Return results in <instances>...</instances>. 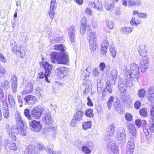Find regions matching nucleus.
I'll return each mask as SVG.
<instances>
[{"instance_id": "obj_1", "label": "nucleus", "mask_w": 154, "mask_h": 154, "mask_svg": "<svg viewBox=\"0 0 154 154\" xmlns=\"http://www.w3.org/2000/svg\"><path fill=\"white\" fill-rule=\"evenodd\" d=\"M125 67V79L119 82L118 84L120 91L124 94L126 92V87H129L133 85L132 78L138 79L139 76V69L137 64L133 63L130 66H126Z\"/></svg>"}, {"instance_id": "obj_2", "label": "nucleus", "mask_w": 154, "mask_h": 154, "mask_svg": "<svg viewBox=\"0 0 154 154\" xmlns=\"http://www.w3.org/2000/svg\"><path fill=\"white\" fill-rule=\"evenodd\" d=\"M54 50H60V52L57 53L53 51L51 53V62L55 63L57 61L58 64H65L68 61V57L67 54L64 52V46L62 44L54 45L53 47Z\"/></svg>"}, {"instance_id": "obj_3", "label": "nucleus", "mask_w": 154, "mask_h": 154, "mask_svg": "<svg viewBox=\"0 0 154 154\" xmlns=\"http://www.w3.org/2000/svg\"><path fill=\"white\" fill-rule=\"evenodd\" d=\"M6 128L8 134L13 141H16L17 139L16 136L13 134L14 133L22 135H26V132H24L19 130L18 129L14 128L9 125H6Z\"/></svg>"}, {"instance_id": "obj_4", "label": "nucleus", "mask_w": 154, "mask_h": 154, "mask_svg": "<svg viewBox=\"0 0 154 154\" xmlns=\"http://www.w3.org/2000/svg\"><path fill=\"white\" fill-rule=\"evenodd\" d=\"M15 117L16 125H13L11 127L18 129L24 132H26V127L24 125L23 122L20 116V113L17 112L15 115Z\"/></svg>"}, {"instance_id": "obj_5", "label": "nucleus", "mask_w": 154, "mask_h": 154, "mask_svg": "<svg viewBox=\"0 0 154 154\" xmlns=\"http://www.w3.org/2000/svg\"><path fill=\"white\" fill-rule=\"evenodd\" d=\"M29 123L31 130L34 131L38 132L41 130L42 125L40 122L33 120L31 121H29Z\"/></svg>"}, {"instance_id": "obj_6", "label": "nucleus", "mask_w": 154, "mask_h": 154, "mask_svg": "<svg viewBox=\"0 0 154 154\" xmlns=\"http://www.w3.org/2000/svg\"><path fill=\"white\" fill-rule=\"evenodd\" d=\"M55 72L59 78H62L67 75L69 72V69L66 67H60L56 69Z\"/></svg>"}, {"instance_id": "obj_7", "label": "nucleus", "mask_w": 154, "mask_h": 154, "mask_svg": "<svg viewBox=\"0 0 154 154\" xmlns=\"http://www.w3.org/2000/svg\"><path fill=\"white\" fill-rule=\"evenodd\" d=\"M116 137L118 138V140L120 142H124L125 140L126 133L124 129L122 128L118 129L117 131Z\"/></svg>"}, {"instance_id": "obj_8", "label": "nucleus", "mask_w": 154, "mask_h": 154, "mask_svg": "<svg viewBox=\"0 0 154 154\" xmlns=\"http://www.w3.org/2000/svg\"><path fill=\"white\" fill-rule=\"evenodd\" d=\"M4 145L6 148H8L11 150L15 151L17 149L18 146L15 143L8 140H5Z\"/></svg>"}, {"instance_id": "obj_9", "label": "nucleus", "mask_w": 154, "mask_h": 154, "mask_svg": "<svg viewBox=\"0 0 154 154\" xmlns=\"http://www.w3.org/2000/svg\"><path fill=\"white\" fill-rule=\"evenodd\" d=\"M36 100V98L35 96L31 95H26L24 98V100L26 103L31 105L34 104Z\"/></svg>"}, {"instance_id": "obj_10", "label": "nucleus", "mask_w": 154, "mask_h": 154, "mask_svg": "<svg viewBox=\"0 0 154 154\" xmlns=\"http://www.w3.org/2000/svg\"><path fill=\"white\" fill-rule=\"evenodd\" d=\"M148 58L147 57L142 58L140 63V66L143 71H145L147 68Z\"/></svg>"}, {"instance_id": "obj_11", "label": "nucleus", "mask_w": 154, "mask_h": 154, "mask_svg": "<svg viewBox=\"0 0 154 154\" xmlns=\"http://www.w3.org/2000/svg\"><path fill=\"white\" fill-rule=\"evenodd\" d=\"M68 34L70 38V42L72 45H73L75 42V26H71L68 29Z\"/></svg>"}, {"instance_id": "obj_12", "label": "nucleus", "mask_w": 154, "mask_h": 154, "mask_svg": "<svg viewBox=\"0 0 154 154\" xmlns=\"http://www.w3.org/2000/svg\"><path fill=\"white\" fill-rule=\"evenodd\" d=\"M31 113L32 117L36 119H39L42 114L41 110L37 107L34 108L32 110Z\"/></svg>"}, {"instance_id": "obj_13", "label": "nucleus", "mask_w": 154, "mask_h": 154, "mask_svg": "<svg viewBox=\"0 0 154 154\" xmlns=\"http://www.w3.org/2000/svg\"><path fill=\"white\" fill-rule=\"evenodd\" d=\"M40 65L45 69V73L47 74L49 73V75H50L51 71L52 69V65L50 64L47 62H41L40 63Z\"/></svg>"}, {"instance_id": "obj_14", "label": "nucleus", "mask_w": 154, "mask_h": 154, "mask_svg": "<svg viewBox=\"0 0 154 154\" xmlns=\"http://www.w3.org/2000/svg\"><path fill=\"white\" fill-rule=\"evenodd\" d=\"M93 143L91 142H88L86 143V145L83 146L82 147V149L85 154H89L91 152V151L89 148L92 147Z\"/></svg>"}, {"instance_id": "obj_15", "label": "nucleus", "mask_w": 154, "mask_h": 154, "mask_svg": "<svg viewBox=\"0 0 154 154\" xmlns=\"http://www.w3.org/2000/svg\"><path fill=\"white\" fill-rule=\"evenodd\" d=\"M108 45V41L106 40L103 41L101 44V54L102 55H106V53L107 51V46Z\"/></svg>"}, {"instance_id": "obj_16", "label": "nucleus", "mask_w": 154, "mask_h": 154, "mask_svg": "<svg viewBox=\"0 0 154 154\" xmlns=\"http://www.w3.org/2000/svg\"><path fill=\"white\" fill-rule=\"evenodd\" d=\"M122 100L129 106H132V104L131 103L132 100L131 97L129 95L122 96Z\"/></svg>"}, {"instance_id": "obj_17", "label": "nucleus", "mask_w": 154, "mask_h": 154, "mask_svg": "<svg viewBox=\"0 0 154 154\" xmlns=\"http://www.w3.org/2000/svg\"><path fill=\"white\" fill-rule=\"evenodd\" d=\"M11 47L13 52L16 54L21 48V46L17 45L16 42L14 40L11 41Z\"/></svg>"}, {"instance_id": "obj_18", "label": "nucleus", "mask_w": 154, "mask_h": 154, "mask_svg": "<svg viewBox=\"0 0 154 154\" xmlns=\"http://www.w3.org/2000/svg\"><path fill=\"white\" fill-rule=\"evenodd\" d=\"M115 129V125L113 124H111L107 127L106 130V132L109 136H111L114 134Z\"/></svg>"}, {"instance_id": "obj_19", "label": "nucleus", "mask_w": 154, "mask_h": 154, "mask_svg": "<svg viewBox=\"0 0 154 154\" xmlns=\"http://www.w3.org/2000/svg\"><path fill=\"white\" fill-rule=\"evenodd\" d=\"M36 148L32 146H29L26 149L24 154H36L37 152Z\"/></svg>"}, {"instance_id": "obj_20", "label": "nucleus", "mask_w": 154, "mask_h": 154, "mask_svg": "<svg viewBox=\"0 0 154 154\" xmlns=\"http://www.w3.org/2000/svg\"><path fill=\"white\" fill-rule=\"evenodd\" d=\"M132 14L133 15H137V17L140 18H146L147 17V14L146 13H141L138 11H134Z\"/></svg>"}, {"instance_id": "obj_21", "label": "nucleus", "mask_w": 154, "mask_h": 154, "mask_svg": "<svg viewBox=\"0 0 154 154\" xmlns=\"http://www.w3.org/2000/svg\"><path fill=\"white\" fill-rule=\"evenodd\" d=\"M43 120L45 122L46 124L48 125L52 124L53 122V120L51 118V114L49 113L45 114L43 118Z\"/></svg>"}, {"instance_id": "obj_22", "label": "nucleus", "mask_w": 154, "mask_h": 154, "mask_svg": "<svg viewBox=\"0 0 154 154\" xmlns=\"http://www.w3.org/2000/svg\"><path fill=\"white\" fill-rule=\"evenodd\" d=\"M84 115V112L81 110H78L76 112L75 115L73 117V119L79 121L82 119V116Z\"/></svg>"}, {"instance_id": "obj_23", "label": "nucleus", "mask_w": 154, "mask_h": 154, "mask_svg": "<svg viewBox=\"0 0 154 154\" xmlns=\"http://www.w3.org/2000/svg\"><path fill=\"white\" fill-rule=\"evenodd\" d=\"M129 2L131 6H139L143 5V3L140 0H129Z\"/></svg>"}, {"instance_id": "obj_24", "label": "nucleus", "mask_w": 154, "mask_h": 154, "mask_svg": "<svg viewBox=\"0 0 154 154\" xmlns=\"http://www.w3.org/2000/svg\"><path fill=\"white\" fill-rule=\"evenodd\" d=\"M103 8V5L102 3L101 0H97L96 3L95 8L98 11H102Z\"/></svg>"}, {"instance_id": "obj_25", "label": "nucleus", "mask_w": 154, "mask_h": 154, "mask_svg": "<svg viewBox=\"0 0 154 154\" xmlns=\"http://www.w3.org/2000/svg\"><path fill=\"white\" fill-rule=\"evenodd\" d=\"M134 137H130L128 140L126 147L134 148Z\"/></svg>"}, {"instance_id": "obj_26", "label": "nucleus", "mask_w": 154, "mask_h": 154, "mask_svg": "<svg viewBox=\"0 0 154 154\" xmlns=\"http://www.w3.org/2000/svg\"><path fill=\"white\" fill-rule=\"evenodd\" d=\"M141 23V21L140 20H136L135 17H133L130 21V24L131 25L136 26H137L140 24Z\"/></svg>"}, {"instance_id": "obj_27", "label": "nucleus", "mask_w": 154, "mask_h": 154, "mask_svg": "<svg viewBox=\"0 0 154 154\" xmlns=\"http://www.w3.org/2000/svg\"><path fill=\"white\" fill-rule=\"evenodd\" d=\"M88 39L89 42H96L97 35L96 33L94 32H91L89 35Z\"/></svg>"}, {"instance_id": "obj_28", "label": "nucleus", "mask_w": 154, "mask_h": 154, "mask_svg": "<svg viewBox=\"0 0 154 154\" xmlns=\"http://www.w3.org/2000/svg\"><path fill=\"white\" fill-rule=\"evenodd\" d=\"M45 150L49 154H61L60 151L54 150L53 149H51L48 147H47L45 149Z\"/></svg>"}, {"instance_id": "obj_29", "label": "nucleus", "mask_w": 154, "mask_h": 154, "mask_svg": "<svg viewBox=\"0 0 154 154\" xmlns=\"http://www.w3.org/2000/svg\"><path fill=\"white\" fill-rule=\"evenodd\" d=\"M16 54L20 57L23 58L25 56L26 54V52L24 49V47L21 46V48Z\"/></svg>"}, {"instance_id": "obj_30", "label": "nucleus", "mask_w": 154, "mask_h": 154, "mask_svg": "<svg viewBox=\"0 0 154 154\" xmlns=\"http://www.w3.org/2000/svg\"><path fill=\"white\" fill-rule=\"evenodd\" d=\"M146 48L144 46H142L139 50V53L140 55L143 57H146Z\"/></svg>"}, {"instance_id": "obj_31", "label": "nucleus", "mask_w": 154, "mask_h": 154, "mask_svg": "<svg viewBox=\"0 0 154 154\" xmlns=\"http://www.w3.org/2000/svg\"><path fill=\"white\" fill-rule=\"evenodd\" d=\"M112 152L114 154H119V151L117 146L114 143H112V144H110Z\"/></svg>"}, {"instance_id": "obj_32", "label": "nucleus", "mask_w": 154, "mask_h": 154, "mask_svg": "<svg viewBox=\"0 0 154 154\" xmlns=\"http://www.w3.org/2000/svg\"><path fill=\"white\" fill-rule=\"evenodd\" d=\"M129 130L130 132L134 137L135 136L136 134V130L135 126L132 125L130 124L129 126Z\"/></svg>"}, {"instance_id": "obj_33", "label": "nucleus", "mask_w": 154, "mask_h": 154, "mask_svg": "<svg viewBox=\"0 0 154 154\" xmlns=\"http://www.w3.org/2000/svg\"><path fill=\"white\" fill-rule=\"evenodd\" d=\"M34 82L33 81L29 82L26 83L25 88L31 92L32 91Z\"/></svg>"}, {"instance_id": "obj_34", "label": "nucleus", "mask_w": 154, "mask_h": 154, "mask_svg": "<svg viewBox=\"0 0 154 154\" xmlns=\"http://www.w3.org/2000/svg\"><path fill=\"white\" fill-rule=\"evenodd\" d=\"M146 94V90L144 88H141L138 91L137 95L139 97L142 99L144 97Z\"/></svg>"}, {"instance_id": "obj_35", "label": "nucleus", "mask_w": 154, "mask_h": 154, "mask_svg": "<svg viewBox=\"0 0 154 154\" xmlns=\"http://www.w3.org/2000/svg\"><path fill=\"white\" fill-rule=\"evenodd\" d=\"M8 107L7 104L5 105V109H3V112L5 118L8 119L9 116L8 110Z\"/></svg>"}, {"instance_id": "obj_36", "label": "nucleus", "mask_w": 154, "mask_h": 154, "mask_svg": "<svg viewBox=\"0 0 154 154\" xmlns=\"http://www.w3.org/2000/svg\"><path fill=\"white\" fill-rule=\"evenodd\" d=\"M49 76V73H46L45 74H44L43 72H40L38 75V76L39 78L40 79H42L45 77V80L48 83H49L50 81H49L48 80V77Z\"/></svg>"}, {"instance_id": "obj_37", "label": "nucleus", "mask_w": 154, "mask_h": 154, "mask_svg": "<svg viewBox=\"0 0 154 154\" xmlns=\"http://www.w3.org/2000/svg\"><path fill=\"white\" fill-rule=\"evenodd\" d=\"M43 91L39 88L37 87L35 90V93L39 97V98H42L43 96Z\"/></svg>"}, {"instance_id": "obj_38", "label": "nucleus", "mask_w": 154, "mask_h": 154, "mask_svg": "<svg viewBox=\"0 0 154 154\" xmlns=\"http://www.w3.org/2000/svg\"><path fill=\"white\" fill-rule=\"evenodd\" d=\"M91 125V122L89 121L84 123L82 125L83 129L85 130H87L88 128H90Z\"/></svg>"}, {"instance_id": "obj_39", "label": "nucleus", "mask_w": 154, "mask_h": 154, "mask_svg": "<svg viewBox=\"0 0 154 154\" xmlns=\"http://www.w3.org/2000/svg\"><path fill=\"white\" fill-rule=\"evenodd\" d=\"M89 48L92 51H94L96 48V42H89Z\"/></svg>"}, {"instance_id": "obj_40", "label": "nucleus", "mask_w": 154, "mask_h": 154, "mask_svg": "<svg viewBox=\"0 0 154 154\" xmlns=\"http://www.w3.org/2000/svg\"><path fill=\"white\" fill-rule=\"evenodd\" d=\"M8 100L11 106L12 107L14 106L15 104V101L13 98V96L10 94L8 95Z\"/></svg>"}, {"instance_id": "obj_41", "label": "nucleus", "mask_w": 154, "mask_h": 154, "mask_svg": "<svg viewBox=\"0 0 154 154\" xmlns=\"http://www.w3.org/2000/svg\"><path fill=\"white\" fill-rule=\"evenodd\" d=\"M113 105L117 110H119V109L122 107L121 104H120L119 100L118 99L116 100V101L113 102Z\"/></svg>"}, {"instance_id": "obj_42", "label": "nucleus", "mask_w": 154, "mask_h": 154, "mask_svg": "<svg viewBox=\"0 0 154 154\" xmlns=\"http://www.w3.org/2000/svg\"><path fill=\"white\" fill-rule=\"evenodd\" d=\"M110 75L113 78V79L114 80H116L117 77V70L115 69H114L112 70Z\"/></svg>"}, {"instance_id": "obj_43", "label": "nucleus", "mask_w": 154, "mask_h": 154, "mask_svg": "<svg viewBox=\"0 0 154 154\" xmlns=\"http://www.w3.org/2000/svg\"><path fill=\"white\" fill-rule=\"evenodd\" d=\"M125 119L128 121H131L133 120V116L131 114L129 113H126L125 115Z\"/></svg>"}, {"instance_id": "obj_44", "label": "nucleus", "mask_w": 154, "mask_h": 154, "mask_svg": "<svg viewBox=\"0 0 154 154\" xmlns=\"http://www.w3.org/2000/svg\"><path fill=\"white\" fill-rule=\"evenodd\" d=\"M85 115L88 117H93L94 116L93 110L91 109H88L85 113Z\"/></svg>"}, {"instance_id": "obj_45", "label": "nucleus", "mask_w": 154, "mask_h": 154, "mask_svg": "<svg viewBox=\"0 0 154 154\" xmlns=\"http://www.w3.org/2000/svg\"><path fill=\"white\" fill-rule=\"evenodd\" d=\"M139 113L141 116L146 117L147 115V111L146 109L142 108L140 109Z\"/></svg>"}, {"instance_id": "obj_46", "label": "nucleus", "mask_w": 154, "mask_h": 154, "mask_svg": "<svg viewBox=\"0 0 154 154\" xmlns=\"http://www.w3.org/2000/svg\"><path fill=\"white\" fill-rule=\"evenodd\" d=\"M24 115L29 120H31L32 118L30 114V112L29 109H26L24 112Z\"/></svg>"}, {"instance_id": "obj_47", "label": "nucleus", "mask_w": 154, "mask_h": 154, "mask_svg": "<svg viewBox=\"0 0 154 154\" xmlns=\"http://www.w3.org/2000/svg\"><path fill=\"white\" fill-rule=\"evenodd\" d=\"M48 14L50 18L53 20L55 15V9L50 8L48 11Z\"/></svg>"}, {"instance_id": "obj_48", "label": "nucleus", "mask_w": 154, "mask_h": 154, "mask_svg": "<svg viewBox=\"0 0 154 154\" xmlns=\"http://www.w3.org/2000/svg\"><path fill=\"white\" fill-rule=\"evenodd\" d=\"M2 87L4 89H7L10 87L9 82L8 81H5V82L2 84Z\"/></svg>"}, {"instance_id": "obj_49", "label": "nucleus", "mask_w": 154, "mask_h": 154, "mask_svg": "<svg viewBox=\"0 0 154 154\" xmlns=\"http://www.w3.org/2000/svg\"><path fill=\"white\" fill-rule=\"evenodd\" d=\"M100 70L97 68H94L93 70V74L95 76L97 77L100 74Z\"/></svg>"}, {"instance_id": "obj_50", "label": "nucleus", "mask_w": 154, "mask_h": 154, "mask_svg": "<svg viewBox=\"0 0 154 154\" xmlns=\"http://www.w3.org/2000/svg\"><path fill=\"white\" fill-rule=\"evenodd\" d=\"M57 5V3L56 0H51V4L50 8L54 9L56 8Z\"/></svg>"}, {"instance_id": "obj_51", "label": "nucleus", "mask_w": 154, "mask_h": 154, "mask_svg": "<svg viewBox=\"0 0 154 154\" xmlns=\"http://www.w3.org/2000/svg\"><path fill=\"white\" fill-rule=\"evenodd\" d=\"M141 120L139 119H136L134 121L135 125L139 128L141 126Z\"/></svg>"}, {"instance_id": "obj_52", "label": "nucleus", "mask_w": 154, "mask_h": 154, "mask_svg": "<svg viewBox=\"0 0 154 154\" xmlns=\"http://www.w3.org/2000/svg\"><path fill=\"white\" fill-rule=\"evenodd\" d=\"M85 13L88 15L92 16L93 15L92 11L91 8L89 7H87L86 8Z\"/></svg>"}, {"instance_id": "obj_53", "label": "nucleus", "mask_w": 154, "mask_h": 154, "mask_svg": "<svg viewBox=\"0 0 154 154\" xmlns=\"http://www.w3.org/2000/svg\"><path fill=\"white\" fill-rule=\"evenodd\" d=\"M0 61L4 63H5L7 62L6 58L1 53H0Z\"/></svg>"}, {"instance_id": "obj_54", "label": "nucleus", "mask_w": 154, "mask_h": 154, "mask_svg": "<svg viewBox=\"0 0 154 154\" xmlns=\"http://www.w3.org/2000/svg\"><path fill=\"white\" fill-rule=\"evenodd\" d=\"M154 94V88L150 87L147 91V95H151Z\"/></svg>"}, {"instance_id": "obj_55", "label": "nucleus", "mask_w": 154, "mask_h": 154, "mask_svg": "<svg viewBox=\"0 0 154 154\" xmlns=\"http://www.w3.org/2000/svg\"><path fill=\"white\" fill-rule=\"evenodd\" d=\"M106 23L109 29H112L114 28V25L112 21H108Z\"/></svg>"}, {"instance_id": "obj_56", "label": "nucleus", "mask_w": 154, "mask_h": 154, "mask_svg": "<svg viewBox=\"0 0 154 154\" xmlns=\"http://www.w3.org/2000/svg\"><path fill=\"white\" fill-rule=\"evenodd\" d=\"M148 100L151 102H154V94L151 95H147Z\"/></svg>"}, {"instance_id": "obj_57", "label": "nucleus", "mask_w": 154, "mask_h": 154, "mask_svg": "<svg viewBox=\"0 0 154 154\" xmlns=\"http://www.w3.org/2000/svg\"><path fill=\"white\" fill-rule=\"evenodd\" d=\"M87 22V20L85 17H83L82 18L81 21V23L82 26H86Z\"/></svg>"}, {"instance_id": "obj_58", "label": "nucleus", "mask_w": 154, "mask_h": 154, "mask_svg": "<svg viewBox=\"0 0 154 154\" xmlns=\"http://www.w3.org/2000/svg\"><path fill=\"white\" fill-rule=\"evenodd\" d=\"M106 65L104 62L100 63L99 65V68L101 71H103L106 67Z\"/></svg>"}, {"instance_id": "obj_59", "label": "nucleus", "mask_w": 154, "mask_h": 154, "mask_svg": "<svg viewBox=\"0 0 154 154\" xmlns=\"http://www.w3.org/2000/svg\"><path fill=\"white\" fill-rule=\"evenodd\" d=\"M134 148L126 147V154H133Z\"/></svg>"}, {"instance_id": "obj_60", "label": "nucleus", "mask_w": 154, "mask_h": 154, "mask_svg": "<svg viewBox=\"0 0 154 154\" xmlns=\"http://www.w3.org/2000/svg\"><path fill=\"white\" fill-rule=\"evenodd\" d=\"M4 100V94L2 89L0 87V101L3 102Z\"/></svg>"}, {"instance_id": "obj_61", "label": "nucleus", "mask_w": 154, "mask_h": 154, "mask_svg": "<svg viewBox=\"0 0 154 154\" xmlns=\"http://www.w3.org/2000/svg\"><path fill=\"white\" fill-rule=\"evenodd\" d=\"M18 101L20 105V106L22 107L23 106V100L22 98L20 95H18L17 96Z\"/></svg>"}, {"instance_id": "obj_62", "label": "nucleus", "mask_w": 154, "mask_h": 154, "mask_svg": "<svg viewBox=\"0 0 154 154\" xmlns=\"http://www.w3.org/2000/svg\"><path fill=\"white\" fill-rule=\"evenodd\" d=\"M88 68H87L85 70L83 71L82 75H84L85 78H86L87 76H88L90 75L89 72L88 71Z\"/></svg>"}, {"instance_id": "obj_63", "label": "nucleus", "mask_w": 154, "mask_h": 154, "mask_svg": "<svg viewBox=\"0 0 154 154\" xmlns=\"http://www.w3.org/2000/svg\"><path fill=\"white\" fill-rule=\"evenodd\" d=\"M17 84H12V89L14 93H15L17 91Z\"/></svg>"}, {"instance_id": "obj_64", "label": "nucleus", "mask_w": 154, "mask_h": 154, "mask_svg": "<svg viewBox=\"0 0 154 154\" xmlns=\"http://www.w3.org/2000/svg\"><path fill=\"white\" fill-rule=\"evenodd\" d=\"M17 78L15 75H12L11 76V80L12 84H17Z\"/></svg>"}]
</instances>
